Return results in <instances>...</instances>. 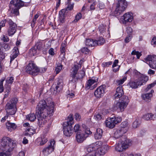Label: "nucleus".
Segmentation results:
<instances>
[{"mask_svg":"<svg viewBox=\"0 0 156 156\" xmlns=\"http://www.w3.org/2000/svg\"><path fill=\"white\" fill-rule=\"evenodd\" d=\"M51 105H47L45 101H41L37 105V119L39 125H41L44 123L45 119L48 115L50 116L53 112L54 103L52 102Z\"/></svg>","mask_w":156,"mask_h":156,"instance_id":"1","label":"nucleus"},{"mask_svg":"<svg viewBox=\"0 0 156 156\" xmlns=\"http://www.w3.org/2000/svg\"><path fill=\"white\" fill-rule=\"evenodd\" d=\"M16 146L15 142L8 137L4 136L0 140V149L6 152L0 153V156H11L10 152Z\"/></svg>","mask_w":156,"mask_h":156,"instance_id":"2","label":"nucleus"},{"mask_svg":"<svg viewBox=\"0 0 156 156\" xmlns=\"http://www.w3.org/2000/svg\"><path fill=\"white\" fill-rule=\"evenodd\" d=\"M85 75V71L83 69H71L69 82L71 83H76L78 80L82 79Z\"/></svg>","mask_w":156,"mask_h":156,"instance_id":"3","label":"nucleus"},{"mask_svg":"<svg viewBox=\"0 0 156 156\" xmlns=\"http://www.w3.org/2000/svg\"><path fill=\"white\" fill-rule=\"evenodd\" d=\"M121 141L115 146V149L116 151L121 152L126 151L131 145L132 141L125 136L121 138Z\"/></svg>","mask_w":156,"mask_h":156,"instance_id":"4","label":"nucleus"},{"mask_svg":"<svg viewBox=\"0 0 156 156\" xmlns=\"http://www.w3.org/2000/svg\"><path fill=\"white\" fill-rule=\"evenodd\" d=\"M10 10L15 16L19 14V9L24 5V2L21 0H12L10 2Z\"/></svg>","mask_w":156,"mask_h":156,"instance_id":"5","label":"nucleus"},{"mask_svg":"<svg viewBox=\"0 0 156 156\" xmlns=\"http://www.w3.org/2000/svg\"><path fill=\"white\" fill-rule=\"evenodd\" d=\"M67 119L69 121L63 123V130L64 134L66 136H70L72 134L71 125L73 123V115L70 114Z\"/></svg>","mask_w":156,"mask_h":156,"instance_id":"6","label":"nucleus"},{"mask_svg":"<svg viewBox=\"0 0 156 156\" xmlns=\"http://www.w3.org/2000/svg\"><path fill=\"white\" fill-rule=\"evenodd\" d=\"M127 2L126 0H118L114 14L115 16L120 15L126 9L127 6Z\"/></svg>","mask_w":156,"mask_h":156,"instance_id":"7","label":"nucleus"},{"mask_svg":"<svg viewBox=\"0 0 156 156\" xmlns=\"http://www.w3.org/2000/svg\"><path fill=\"white\" fill-rule=\"evenodd\" d=\"M91 133V132L90 130L87 129L84 133L82 131L76 133V140L79 143H81L84 141L87 136V135Z\"/></svg>","mask_w":156,"mask_h":156,"instance_id":"8","label":"nucleus"},{"mask_svg":"<svg viewBox=\"0 0 156 156\" xmlns=\"http://www.w3.org/2000/svg\"><path fill=\"white\" fill-rule=\"evenodd\" d=\"M121 119L120 117L108 118L105 121L106 125L107 127L110 128H113L116 124L121 121Z\"/></svg>","mask_w":156,"mask_h":156,"instance_id":"9","label":"nucleus"},{"mask_svg":"<svg viewBox=\"0 0 156 156\" xmlns=\"http://www.w3.org/2000/svg\"><path fill=\"white\" fill-rule=\"evenodd\" d=\"M7 22L9 24L7 33L9 36H11L16 32L17 28L16 24L10 19L7 20Z\"/></svg>","mask_w":156,"mask_h":156,"instance_id":"10","label":"nucleus"},{"mask_svg":"<svg viewBox=\"0 0 156 156\" xmlns=\"http://www.w3.org/2000/svg\"><path fill=\"white\" fill-rule=\"evenodd\" d=\"M108 149V146L105 145H98L94 154V156H102L104 155Z\"/></svg>","mask_w":156,"mask_h":156,"instance_id":"11","label":"nucleus"},{"mask_svg":"<svg viewBox=\"0 0 156 156\" xmlns=\"http://www.w3.org/2000/svg\"><path fill=\"white\" fill-rule=\"evenodd\" d=\"M108 149V146L105 145H98L94 154V156H102L104 155Z\"/></svg>","mask_w":156,"mask_h":156,"instance_id":"12","label":"nucleus"},{"mask_svg":"<svg viewBox=\"0 0 156 156\" xmlns=\"http://www.w3.org/2000/svg\"><path fill=\"white\" fill-rule=\"evenodd\" d=\"M145 60L151 68H156V56L149 55Z\"/></svg>","mask_w":156,"mask_h":156,"instance_id":"13","label":"nucleus"},{"mask_svg":"<svg viewBox=\"0 0 156 156\" xmlns=\"http://www.w3.org/2000/svg\"><path fill=\"white\" fill-rule=\"evenodd\" d=\"M55 144V141L53 140H51L49 146L47 147L44 148L42 151L43 154L45 155H47L53 151L54 146Z\"/></svg>","mask_w":156,"mask_h":156,"instance_id":"14","label":"nucleus"},{"mask_svg":"<svg viewBox=\"0 0 156 156\" xmlns=\"http://www.w3.org/2000/svg\"><path fill=\"white\" fill-rule=\"evenodd\" d=\"M105 85H103L97 88L94 92L95 96L98 98H100L103 96L105 93Z\"/></svg>","mask_w":156,"mask_h":156,"instance_id":"15","label":"nucleus"},{"mask_svg":"<svg viewBox=\"0 0 156 156\" xmlns=\"http://www.w3.org/2000/svg\"><path fill=\"white\" fill-rule=\"evenodd\" d=\"M63 83L61 79L58 80L57 85H54L53 94H57L60 92L63 88Z\"/></svg>","mask_w":156,"mask_h":156,"instance_id":"16","label":"nucleus"},{"mask_svg":"<svg viewBox=\"0 0 156 156\" xmlns=\"http://www.w3.org/2000/svg\"><path fill=\"white\" fill-rule=\"evenodd\" d=\"M25 71L30 75L35 76L39 73H43L46 71V69H25Z\"/></svg>","mask_w":156,"mask_h":156,"instance_id":"17","label":"nucleus"},{"mask_svg":"<svg viewBox=\"0 0 156 156\" xmlns=\"http://www.w3.org/2000/svg\"><path fill=\"white\" fill-rule=\"evenodd\" d=\"M124 92L122 89V86H119L118 87L116 90V93L114 95V97L115 100H117L120 98L123 95Z\"/></svg>","mask_w":156,"mask_h":156,"instance_id":"18","label":"nucleus"},{"mask_svg":"<svg viewBox=\"0 0 156 156\" xmlns=\"http://www.w3.org/2000/svg\"><path fill=\"white\" fill-rule=\"evenodd\" d=\"M127 132L126 129L120 128L116 130L114 133V137L118 139L121 137L122 135Z\"/></svg>","mask_w":156,"mask_h":156,"instance_id":"19","label":"nucleus"},{"mask_svg":"<svg viewBox=\"0 0 156 156\" xmlns=\"http://www.w3.org/2000/svg\"><path fill=\"white\" fill-rule=\"evenodd\" d=\"M138 73L140 74V76L137 80V83H138V85L141 86L143 84V83H145L148 80V77L143 74H140V73L137 72Z\"/></svg>","mask_w":156,"mask_h":156,"instance_id":"20","label":"nucleus"},{"mask_svg":"<svg viewBox=\"0 0 156 156\" xmlns=\"http://www.w3.org/2000/svg\"><path fill=\"white\" fill-rule=\"evenodd\" d=\"M5 110L7 113V114L8 115H14L16 112L17 109L16 107L14 106H9L6 105L5 106Z\"/></svg>","mask_w":156,"mask_h":156,"instance_id":"21","label":"nucleus"},{"mask_svg":"<svg viewBox=\"0 0 156 156\" xmlns=\"http://www.w3.org/2000/svg\"><path fill=\"white\" fill-rule=\"evenodd\" d=\"M102 144L101 141H98L95 144H93L88 145L86 147L87 151L88 152L90 153L93 151L96 150L97 148L98 145H101Z\"/></svg>","mask_w":156,"mask_h":156,"instance_id":"22","label":"nucleus"},{"mask_svg":"<svg viewBox=\"0 0 156 156\" xmlns=\"http://www.w3.org/2000/svg\"><path fill=\"white\" fill-rule=\"evenodd\" d=\"M122 19L123 20V23L126 24L127 22H130L133 20V17L129 12H127L124 14L122 17Z\"/></svg>","mask_w":156,"mask_h":156,"instance_id":"23","label":"nucleus"},{"mask_svg":"<svg viewBox=\"0 0 156 156\" xmlns=\"http://www.w3.org/2000/svg\"><path fill=\"white\" fill-rule=\"evenodd\" d=\"M13 53L10 56V62L13 60L19 54L18 48L17 47H15L13 50Z\"/></svg>","mask_w":156,"mask_h":156,"instance_id":"24","label":"nucleus"},{"mask_svg":"<svg viewBox=\"0 0 156 156\" xmlns=\"http://www.w3.org/2000/svg\"><path fill=\"white\" fill-rule=\"evenodd\" d=\"M6 128L8 130L10 131H12L15 130L16 127V126L14 123L8 122L6 123Z\"/></svg>","mask_w":156,"mask_h":156,"instance_id":"25","label":"nucleus"},{"mask_svg":"<svg viewBox=\"0 0 156 156\" xmlns=\"http://www.w3.org/2000/svg\"><path fill=\"white\" fill-rule=\"evenodd\" d=\"M128 104L124 103V102L119 101L116 104L117 109L119 108L121 112L124 110V109L126 107Z\"/></svg>","mask_w":156,"mask_h":156,"instance_id":"26","label":"nucleus"},{"mask_svg":"<svg viewBox=\"0 0 156 156\" xmlns=\"http://www.w3.org/2000/svg\"><path fill=\"white\" fill-rule=\"evenodd\" d=\"M18 101V100L16 98H12L7 103L6 105L16 107V105Z\"/></svg>","mask_w":156,"mask_h":156,"instance_id":"27","label":"nucleus"},{"mask_svg":"<svg viewBox=\"0 0 156 156\" xmlns=\"http://www.w3.org/2000/svg\"><path fill=\"white\" fill-rule=\"evenodd\" d=\"M103 131L102 129L98 128L96 130V132L94 134V137L96 139H100L102 137Z\"/></svg>","mask_w":156,"mask_h":156,"instance_id":"28","label":"nucleus"},{"mask_svg":"<svg viewBox=\"0 0 156 156\" xmlns=\"http://www.w3.org/2000/svg\"><path fill=\"white\" fill-rule=\"evenodd\" d=\"M152 96L151 93L144 94L142 95L141 97L143 99L147 102H149L151 100V98Z\"/></svg>","mask_w":156,"mask_h":156,"instance_id":"29","label":"nucleus"},{"mask_svg":"<svg viewBox=\"0 0 156 156\" xmlns=\"http://www.w3.org/2000/svg\"><path fill=\"white\" fill-rule=\"evenodd\" d=\"M94 78H92V79H89L88 82L87 83L86 88L89 89L90 88V87L94 83L97 82L98 81V78L96 79L94 78Z\"/></svg>","mask_w":156,"mask_h":156,"instance_id":"30","label":"nucleus"},{"mask_svg":"<svg viewBox=\"0 0 156 156\" xmlns=\"http://www.w3.org/2000/svg\"><path fill=\"white\" fill-rule=\"evenodd\" d=\"M95 41H94L91 39L88 38L86 39V45L88 46H96V43Z\"/></svg>","mask_w":156,"mask_h":156,"instance_id":"31","label":"nucleus"},{"mask_svg":"<svg viewBox=\"0 0 156 156\" xmlns=\"http://www.w3.org/2000/svg\"><path fill=\"white\" fill-rule=\"evenodd\" d=\"M65 12L66 10L65 9L62 10L59 12V20L62 23H63L64 22Z\"/></svg>","mask_w":156,"mask_h":156,"instance_id":"32","label":"nucleus"},{"mask_svg":"<svg viewBox=\"0 0 156 156\" xmlns=\"http://www.w3.org/2000/svg\"><path fill=\"white\" fill-rule=\"evenodd\" d=\"M156 118V115H153L151 113L147 114L144 116L143 118L145 120H154Z\"/></svg>","mask_w":156,"mask_h":156,"instance_id":"33","label":"nucleus"},{"mask_svg":"<svg viewBox=\"0 0 156 156\" xmlns=\"http://www.w3.org/2000/svg\"><path fill=\"white\" fill-rule=\"evenodd\" d=\"M26 118L31 121H34L36 119V117L34 113H31L26 116Z\"/></svg>","mask_w":156,"mask_h":156,"instance_id":"34","label":"nucleus"},{"mask_svg":"<svg viewBox=\"0 0 156 156\" xmlns=\"http://www.w3.org/2000/svg\"><path fill=\"white\" fill-rule=\"evenodd\" d=\"M129 84L130 87L132 88H136L140 85H138V83L136 80V81H133L129 83Z\"/></svg>","mask_w":156,"mask_h":156,"instance_id":"35","label":"nucleus"},{"mask_svg":"<svg viewBox=\"0 0 156 156\" xmlns=\"http://www.w3.org/2000/svg\"><path fill=\"white\" fill-rule=\"evenodd\" d=\"M119 100V101L124 102V103H125L128 104L129 102V100L128 98V97L125 95H123Z\"/></svg>","mask_w":156,"mask_h":156,"instance_id":"36","label":"nucleus"},{"mask_svg":"<svg viewBox=\"0 0 156 156\" xmlns=\"http://www.w3.org/2000/svg\"><path fill=\"white\" fill-rule=\"evenodd\" d=\"M66 42L64 41L62 42L61 47V52L62 54H63V55L65 54V51L66 50Z\"/></svg>","mask_w":156,"mask_h":156,"instance_id":"37","label":"nucleus"},{"mask_svg":"<svg viewBox=\"0 0 156 156\" xmlns=\"http://www.w3.org/2000/svg\"><path fill=\"white\" fill-rule=\"evenodd\" d=\"M96 46L97 45H100L103 44L105 42V40L102 37H100L99 38L98 40H95V42H96Z\"/></svg>","mask_w":156,"mask_h":156,"instance_id":"38","label":"nucleus"},{"mask_svg":"<svg viewBox=\"0 0 156 156\" xmlns=\"http://www.w3.org/2000/svg\"><path fill=\"white\" fill-rule=\"evenodd\" d=\"M43 44L40 41H38L36 42L34 46V47L38 50V51L41 50L43 48Z\"/></svg>","mask_w":156,"mask_h":156,"instance_id":"39","label":"nucleus"},{"mask_svg":"<svg viewBox=\"0 0 156 156\" xmlns=\"http://www.w3.org/2000/svg\"><path fill=\"white\" fill-rule=\"evenodd\" d=\"M27 67L28 68H37L36 64L34 63V61H30L29 62V63L27 66Z\"/></svg>","mask_w":156,"mask_h":156,"instance_id":"40","label":"nucleus"},{"mask_svg":"<svg viewBox=\"0 0 156 156\" xmlns=\"http://www.w3.org/2000/svg\"><path fill=\"white\" fill-rule=\"evenodd\" d=\"M85 60L84 58L81 59L79 62V64L77 65V63H75L74 65L75 68H79L82 67V64L85 61Z\"/></svg>","mask_w":156,"mask_h":156,"instance_id":"41","label":"nucleus"},{"mask_svg":"<svg viewBox=\"0 0 156 156\" xmlns=\"http://www.w3.org/2000/svg\"><path fill=\"white\" fill-rule=\"evenodd\" d=\"M37 50L34 47L32 48L30 51V54L33 56L36 55L37 54Z\"/></svg>","mask_w":156,"mask_h":156,"instance_id":"42","label":"nucleus"},{"mask_svg":"<svg viewBox=\"0 0 156 156\" xmlns=\"http://www.w3.org/2000/svg\"><path fill=\"white\" fill-rule=\"evenodd\" d=\"M131 54L132 55H136V56L137 58L139 59L141 55V53L140 52L138 51H136L135 50H133L132 51L131 53Z\"/></svg>","mask_w":156,"mask_h":156,"instance_id":"43","label":"nucleus"},{"mask_svg":"<svg viewBox=\"0 0 156 156\" xmlns=\"http://www.w3.org/2000/svg\"><path fill=\"white\" fill-rule=\"evenodd\" d=\"M128 123L127 122L124 121L122 122L121 124V128H123L124 129H126L127 131L128 129L127 126Z\"/></svg>","mask_w":156,"mask_h":156,"instance_id":"44","label":"nucleus"},{"mask_svg":"<svg viewBox=\"0 0 156 156\" xmlns=\"http://www.w3.org/2000/svg\"><path fill=\"white\" fill-rule=\"evenodd\" d=\"M140 125V122L137 120H135L133 122V127L135 129L138 127Z\"/></svg>","mask_w":156,"mask_h":156,"instance_id":"45","label":"nucleus"},{"mask_svg":"<svg viewBox=\"0 0 156 156\" xmlns=\"http://www.w3.org/2000/svg\"><path fill=\"white\" fill-rule=\"evenodd\" d=\"M14 79L12 77L7 78L6 80V84H11L13 82Z\"/></svg>","mask_w":156,"mask_h":156,"instance_id":"46","label":"nucleus"},{"mask_svg":"<svg viewBox=\"0 0 156 156\" xmlns=\"http://www.w3.org/2000/svg\"><path fill=\"white\" fill-rule=\"evenodd\" d=\"M27 131H28V132L25 134L27 135H31L35 133V131L31 128L27 129Z\"/></svg>","mask_w":156,"mask_h":156,"instance_id":"47","label":"nucleus"},{"mask_svg":"<svg viewBox=\"0 0 156 156\" xmlns=\"http://www.w3.org/2000/svg\"><path fill=\"white\" fill-rule=\"evenodd\" d=\"M5 79V78H4L0 80V93L2 92L4 90V87L3 86V82Z\"/></svg>","mask_w":156,"mask_h":156,"instance_id":"48","label":"nucleus"},{"mask_svg":"<svg viewBox=\"0 0 156 156\" xmlns=\"http://www.w3.org/2000/svg\"><path fill=\"white\" fill-rule=\"evenodd\" d=\"M99 31L101 34H103L105 32V27L103 25H101L98 28Z\"/></svg>","mask_w":156,"mask_h":156,"instance_id":"49","label":"nucleus"},{"mask_svg":"<svg viewBox=\"0 0 156 156\" xmlns=\"http://www.w3.org/2000/svg\"><path fill=\"white\" fill-rule=\"evenodd\" d=\"M156 84V80L153 83L149 84L147 88L145 90L146 91H148L149 89H151V88L154 87L155 85Z\"/></svg>","mask_w":156,"mask_h":156,"instance_id":"50","label":"nucleus"},{"mask_svg":"<svg viewBox=\"0 0 156 156\" xmlns=\"http://www.w3.org/2000/svg\"><path fill=\"white\" fill-rule=\"evenodd\" d=\"M112 62L111 61H110L108 62H103L102 64V66L104 67H108L109 66L112 65Z\"/></svg>","mask_w":156,"mask_h":156,"instance_id":"51","label":"nucleus"},{"mask_svg":"<svg viewBox=\"0 0 156 156\" xmlns=\"http://www.w3.org/2000/svg\"><path fill=\"white\" fill-rule=\"evenodd\" d=\"M74 131L76 133L79 132L81 131L80 129V126L79 125L76 124L75 125L74 127Z\"/></svg>","mask_w":156,"mask_h":156,"instance_id":"52","label":"nucleus"},{"mask_svg":"<svg viewBox=\"0 0 156 156\" xmlns=\"http://www.w3.org/2000/svg\"><path fill=\"white\" fill-rule=\"evenodd\" d=\"M102 115L99 114H97L94 115V119L98 121L101 119L102 118Z\"/></svg>","mask_w":156,"mask_h":156,"instance_id":"53","label":"nucleus"},{"mask_svg":"<svg viewBox=\"0 0 156 156\" xmlns=\"http://www.w3.org/2000/svg\"><path fill=\"white\" fill-rule=\"evenodd\" d=\"M82 17V14L81 13H79L77 14L75 16V19L73 21L77 22L79 20H80Z\"/></svg>","mask_w":156,"mask_h":156,"instance_id":"54","label":"nucleus"},{"mask_svg":"<svg viewBox=\"0 0 156 156\" xmlns=\"http://www.w3.org/2000/svg\"><path fill=\"white\" fill-rule=\"evenodd\" d=\"M41 139V140L40 143V144L41 145H44L48 141L47 138H46L44 136L43 138L42 137Z\"/></svg>","mask_w":156,"mask_h":156,"instance_id":"55","label":"nucleus"},{"mask_svg":"<svg viewBox=\"0 0 156 156\" xmlns=\"http://www.w3.org/2000/svg\"><path fill=\"white\" fill-rule=\"evenodd\" d=\"M74 5V3H73L72 4H69L66 10L65 9L66 11L71 10H72L73 7Z\"/></svg>","mask_w":156,"mask_h":156,"instance_id":"56","label":"nucleus"},{"mask_svg":"<svg viewBox=\"0 0 156 156\" xmlns=\"http://www.w3.org/2000/svg\"><path fill=\"white\" fill-rule=\"evenodd\" d=\"M81 51L82 52L85 53V54H87L88 53L89 51V50L86 47H84L82 48L81 49Z\"/></svg>","mask_w":156,"mask_h":156,"instance_id":"57","label":"nucleus"},{"mask_svg":"<svg viewBox=\"0 0 156 156\" xmlns=\"http://www.w3.org/2000/svg\"><path fill=\"white\" fill-rule=\"evenodd\" d=\"M75 118L76 120L79 121L81 119V116L78 113H76L75 115Z\"/></svg>","mask_w":156,"mask_h":156,"instance_id":"58","label":"nucleus"},{"mask_svg":"<svg viewBox=\"0 0 156 156\" xmlns=\"http://www.w3.org/2000/svg\"><path fill=\"white\" fill-rule=\"evenodd\" d=\"M2 40L5 42H6L9 41V38L7 36L3 35L1 37Z\"/></svg>","mask_w":156,"mask_h":156,"instance_id":"59","label":"nucleus"},{"mask_svg":"<svg viewBox=\"0 0 156 156\" xmlns=\"http://www.w3.org/2000/svg\"><path fill=\"white\" fill-rule=\"evenodd\" d=\"M126 32L128 34L130 35L133 32V31L131 27H128L126 28Z\"/></svg>","mask_w":156,"mask_h":156,"instance_id":"60","label":"nucleus"},{"mask_svg":"<svg viewBox=\"0 0 156 156\" xmlns=\"http://www.w3.org/2000/svg\"><path fill=\"white\" fill-rule=\"evenodd\" d=\"M6 22H7V20L6 19L2 20L0 23V27L2 28V27H4Z\"/></svg>","mask_w":156,"mask_h":156,"instance_id":"61","label":"nucleus"},{"mask_svg":"<svg viewBox=\"0 0 156 156\" xmlns=\"http://www.w3.org/2000/svg\"><path fill=\"white\" fill-rule=\"evenodd\" d=\"M132 36L131 35H129L127 36L125 39V41L126 43L129 42L131 39Z\"/></svg>","mask_w":156,"mask_h":156,"instance_id":"62","label":"nucleus"},{"mask_svg":"<svg viewBox=\"0 0 156 156\" xmlns=\"http://www.w3.org/2000/svg\"><path fill=\"white\" fill-rule=\"evenodd\" d=\"M5 88L6 91L7 90V91H10L11 90V87L9 84L6 83L5 85Z\"/></svg>","mask_w":156,"mask_h":156,"instance_id":"63","label":"nucleus"},{"mask_svg":"<svg viewBox=\"0 0 156 156\" xmlns=\"http://www.w3.org/2000/svg\"><path fill=\"white\" fill-rule=\"evenodd\" d=\"M156 43V37H154L152 39L151 44L152 45H153L154 47Z\"/></svg>","mask_w":156,"mask_h":156,"instance_id":"64","label":"nucleus"}]
</instances>
